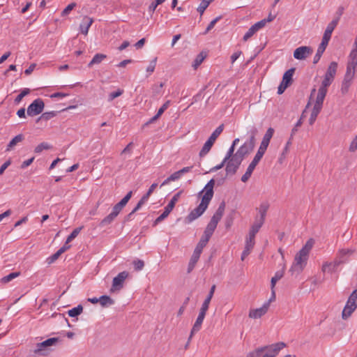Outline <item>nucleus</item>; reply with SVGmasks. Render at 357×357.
I'll list each match as a JSON object with an SVG mask.
<instances>
[{"instance_id": "61", "label": "nucleus", "mask_w": 357, "mask_h": 357, "mask_svg": "<svg viewBox=\"0 0 357 357\" xmlns=\"http://www.w3.org/2000/svg\"><path fill=\"white\" fill-rule=\"evenodd\" d=\"M221 19V16H219V17H217L216 18H215L213 20H212L209 24L208 25L206 29V31L205 33H207L210 30H211L215 24L217 23V22H218Z\"/></svg>"}, {"instance_id": "10", "label": "nucleus", "mask_w": 357, "mask_h": 357, "mask_svg": "<svg viewBox=\"0 0 357 357\" xmlns=\"http://www.w3.org/2000/svg\"><path fill=\"white\" fill-rule=\"evenodd\" d=\"M128 273L127 271H123L119 273L112 281V286L110 289V292H114L115 291H119L123 287V283L125 280L128 278Z\"/></svg>"}, {"instance_id": "42", "label": "nucleus", "mask_w": 357, "mask_h": 357, "mask_svg": "<svg viewBox=\"0 0 357 357\" xmlns=\"http://www.w3.org/2000/svg\"><path fill=\"white\" fill-rule=\"evenodd\" d=\"M333 82V80L324 75V79L321 82V85L319 87V89H323L324 91H328L327 88L332 84Z\"/></svg>"}, {"instance_id": "28", "label": "nucleus", "mask_w": 357, "mask_h": 357, "mask_svg": "<svg viewBox=\"0 0 357 357\" xmlns=\"http://www.w3.org/2000/svg\"><path fill=\"white\" fill-rule=\"evenodd\" d=\"M215 285L213 284L211 287V289L206 296V298H205L204 303H202V307H206V308H208V307H209V304L211 303V301L213 296V294H214V292H215Z\"/></svg>"}, {"instance_id": "4", "label": "nucleus", "mask_w": 357, "mask_h": 357, "mask_svg": "<svg viewBox=\"0 0 357 357\" xmlns=\"http://www.w3.org/2000/svg\"><path fill=\"white\" fill-rule=\"evenodd\" d=\"M338 24V18L333 20L327 26L324 33V36L321 40V43L318 47L317 53L315 56H314L313 59V63H317L320 60L323 53L326 50V48L328 44V42L331 38L332 33L336 26Z\"/></svg>"}, {"instance_id": "46", "label": "nucleus", "mask_w": 357, "mask_h": 357, "mask_svg": "<svg viewBox=\"0 0 357 357\" xmlns=\"http://www.w3.org/2000/svg\"><path fill=\"white\" fill-rule=\"evenodd\" d=\"M132 195V192L130 191L127 195L118 203L123 208L127 204L128 201L130 199Z\"/></svg>"}, {"instance_id": "31", "label": "nucleus", "mask_w": 357, "mask_h": 357, "mask_svg": "<svg viewBox=\"0 0 357 357\" xmlns=\"http://www.w3.org/2000/svg\"><path fill=\"white\" fill-rule=\"evenodd\" d=\"M224 125L221 124L220 125L211 135L209 138L208 139L209 141L212 142L213 143H215L216 139L219 137V135L222 133L223 131Z\"/></svg>"}, {"instance_id": "13", "label": "nucleus", "mask_w": 357, "mask_h": 357, "mask_svg": "<svg viewBox=\"0 0 357 357\" xmlns=\"http://www.w3.org/2000/svg\"><path fill=\"white\" fill-rule=\"evenodd\" d=\"M269 308V302H266L262 307L257 309L250 310L249 317L252 319H259L264 315Z\"/></svg>"}, {"instance_id": "54", "label": "nucleus", "mask_w": 357, "mask_h": 357, "mask_svg": "<svg viewBox=\"0 0 357 357\" xmlns=\"http://www.w3.org/2000/svg\"><path fill=\"white\" fill-rule=\"evenodd\" d=\"M76 3H71L66 6V8L62 11L61 15L66 16L76 6Z\"/></svg>"}, {"instance_id": "22", "label": "nucleus", "mask_w": 357, "mask_h": 357, "mask_svg": "<svg viewBox=\"0 0 357 357\" xmlns=\"http://www.w3.org/2000/svg\"><path fill=\"white\" fill-rule=\"evenodd\" d=\"M268 208H269V204L267 202H262L260 204L259 207L257 208L259 215H260L259 217H258L259 220H262V221H264V222L265 221L266 213H267V211L268 210Z\"/></svg>"}, {"instance_id": "25", "label": "nucleus", "mask_w": 357, "mask_h": 357, "mask_svg": "<svg viewBox=\"0 0 357 357\" xmlns=\"http://www.w3.org/2000/svg\"><path fill=\"white\" fill-rule=\"evenodd\" d=\"M284 269H285V264L283 265L282 270L278 271L275 273V275L271 278V289H274L276 282L283 277L284 273Z\"/></svg>"}, {"instance_id": "60", "label": "nucleus", "mask_w": 357, "mask_h": 357, "mask_svg": "<svg viewBox=\"0 0 357 357\" xmlns=\"http://www.w3.org/2000/svg\"><path fill=\"white\" fill-rule=\"evenodd\" d=\"M267 148L268 147L264 146V144L263 145L260 144V146H259V149H258V151H257V152L255 155L262 158V157H263L264 154L265 153Z\"/></svg>"}, {"instance_id": "37", "label": "nucleus", "mask_w": 357, "mask_h": 357, "mask_svg": "<svg viewBox=\"0 0 357 357\" xmlns=\"http://www.w3.org/2000/svg\"><path fill=\"white\" fill-rule=\"evenodd\" d=\"M57 112L54 111L44 112L42 115L38 119L37 121L40 120L48 121L56 115Z\"/></svg>"}, {"instance_id": "36", "label": "nucleus", "mask_w": 357, "mask_h": 357, "mask_svg": "<svg viewBox=\"0 0 357 357\" xmlns=\"http://www.w3.org/2000/svg\"><path fill=\"white\" fill-rule=\"evenodd\" d=\"M214 231L215 230L206 227L200 239L205 241L206 243H208L211 236L213 235Z\"/></svg>"}, {"instance_id": "19", "label": "nucleus", "mask_w": 357, "mask_h": 357, "mask_svg": "<svg viewBox=\"0 0 357 357\" xmlns=\"http://www.w3.org/2000/svg\"><path fill=\"white\" fill-rule=\"evenodd\" d=\"M327 91H324L323 89L318 90V93L316 98L315 103L314 105V107L322 108L323 102L324 100V98L326 96Z\"/></svg>"}, {"instance_id": "41", "label": "nucleus", "mask_w": 357, "mask_h": 357, "mask_svg": "<svg viewBox=\"0 0 357 357\" xmlns=\"http://www.w3.org/2000/svg\"><path fill=\"white\" fill-rule=\"evenodd\" d=\"M51 149V146L47 142H42L38 144L34 149V152L36 153H40L43 150H48Z\"/></svg>"}, {"instance_id": "1", "label": "nucleus", "mask_w": 357, "mask_h": 357, "mask_svg": "<svg viewBox=\"0 0 357 357\" xmlns=\"http://www.w3.org/2000/svg\"><path fill=\"white\" fill-rule=\"evenodd\" d=\"M215 185V180L211 179L204 188L199 192V195L203 194L202 202L199 205L193 209L186 217L185 220L188 222H191L200 217L208 208V206L213 197V188Z\"/></svg>"}, {"instance_id": "32", "label": "nucleus", "mask_w": 357, "mask_h": 357, "mask_svg": "<svg viewBox=\"0 0 357 357\" xmlns=\"http://www.w3.org/2000/svg\"><path fill=\"white\" fill-rule=\"evenodd\" d=\"M116 217L110 213L109 215H107L105 218H103L101 222H100V227H105L107 225H110L116 218Z\"/></svg>"}, {"instance_id": "48", "label": "nucleus", "mask_w": 357, "mask_h": 357, "mask_svg": "<svg viewBox=\"0 0 357 357\" xmlns=\"http://www.w3.org/2000/svg\"><path fill=\"white\" fill-rule=\"evenodd\" d=\"M132 264L134 265L135 270L137 271L142 270L144 266V262L141 259L134 260Z\"/></svg>"}, {"instance_id": "40", "label": "nucleus", "mask_w": 357, "mask_h": 357, "mask_svg": "<svg viewBox=\"0 0 357 357\" xmlns=\"http://www.w3.org/2000/svg\"><path fill=\"white\" fill-rule=\"evenodd\" d=\"M205 57H206V54H204L203 52H200L196 56L195 59L194 60L192 66L195 68H197L202 63V61L204 60Z\"/></svg>"}, {"instance_id": "57", "label": "nucleus", "mask_w": 357, "mask_h": 357, "mask_svg": "<svg viewBox=\"0 0 357 357\" xmlns=\"http://www.w3.org/2000/svg\"><path fill=\"white\" fill-rule=\"evenodd\" d=\"M348 300L349 303H352L357 305V289L351 293Z\"/></svg>"}, {"instance_id": "17", "label": "nucleus", "mask_w": 357, "mask_h": 357, "mask_svg": "<svg viewBox=\"0 0 357 357\" xmlns=\"http://www.w3.org/2000/svg\"><path fill=\"white\" fill-rule=\"evenodd\" d=\"M93 22V20L88 16H84L82 22L79 25V29L82 33L87 35L89 29Z\"/></svg>"}, {"instance_id": "52", "label": "nucleus", "mask_w": 357, "mask_h": 357, "mask_svg": "<svg viewBox=\"0 0 357 357\" xmlns=\"http://www.w3.org/2000/svg\"><path fill=\"white\" fill-rule=\"evenodd\" d=\"M61 255V252L58 250L56 252H55L54 255H52V256L47 259V262L49 264L54 263L59 257Z\"/></svg>"}, {"instance_id": "49", "label": "nucleus", "mask_w": 357, "mask_h": 357, "mask_svg": "<svg viewBox=\"0 0 357 357\" xmlns=\"http://www.w3.org/2000/svg\"><path fill=\"white\" fill-rule=\"evenodd\" d=\"M257 31L255 30V27L253 26H252L249 29L248 31L245 33V34L243 36V40L244 41H246L248 40L250 38H251Z\"/></svg>"}, {"instance_id": "8", "label": "nucleus", "mask_w": 357, "mask_h": 357, "mask_svg": "<svg viewBox=\"0 0 357 357\" xmlns=\"http://www.w3.org/2000/svg\"><path fill=\"white\" fill-rule=\"evenodd\" d=\"M225 209V203L221 202L216 210L215 213L212 216L210 222L208 223V227L215 230L217 227L218 222L221 220Z\"/></svg>"}, {"instance_id": "7", "label": "nucleus", "mask_w": 357, "mask_h": 357, "mask_svg": "<svg viewBox=\"0 0 357 357\" xmlns=\"http://www.w3.org/2000/svg\"><path fill=\"white\" fill-rule=\"evenodd\" d=\"M354 253V250L349 248L340 249L334 260L335 266H340L349 261V257Z\"/></svg>"}, {"instance_id": "64", "label": "nucleus", "mask_w": 357, "mask_h": 357, "mask_svg": "<svg viewBox=\"0 0 357 357\" xmlns=\"http://www.w3.org/2000/svg\"><path fill=\"white\" fill-rule=\"evenodd\" d=\"M266 22L265 20L264 19L261 21L257 22L252 26L255 27V30L258 31L260 29L263 28L266 25Z\"/></svg>"}, {"instance_id": "43", "label": "nucleus", "mask_w": 357, "mask_h": 357, "mask_svg": "<svg viewBox=\"0 0 357 357\" xmlns=\"http://www.w3.org/2000/svg\"><path fill=\"white\" fill-rule=\"evenodd\" d=\"M29 93H30V89H27V88L24 89L21 91V93L15 98V103H19L20 102H21L22 98L24 96H26V95H28Z\"/></svg>"}, {"instance_id": "63", "label": "nucleus", "mask_w": 357, "mask_h": 357, "mask_svg": "<svg viewBox=\"0 0 357 357\" xmlns=\"http://www.w3.org/2000/svg\"><path fill=\"white\" fill-rule=\"evenodd\" d=\"M169 105H170V100H167V101H166V102H165L162 105V107L158 109V112H157V113H158L159 115H160V116H161V115L164 113V112H165V111L168 108V107L169 106Z\"/></svg>"}, {"instance_id": "55", "label": "nucleus", "mask_w": 357, "mask_h": 357, "mask_svg": "<svg viewBox=\"0 0 357 357\" xmlns=\"http://www.w3.org/2000/svg\"><path fill=\"white\" fill-rule=\"evenodd\" d=\"M207 310H208V308L201 307L199 315L196 320L203 321L204 319V317L206 316V313Z\"/></svg>"}, {"instance_id": "11", "label": "nucleus", "mask_w": 357, "mask_h": 357, "mask_svg": "<svg viewBox=\"0 0 357 357\" xmlns=\"http://www.w3.org/2000/svg\"><path fill=\"white\" fill-rule=\"evenodd\" d=\"M242 160L236 157V155H233V157L229 159L227 162L226 166V172L227 174H234L237 172L239 166L242 162Z\"/></svg>"}, {"instance_id": "29", "label": "nucleus", "mask_w": 357, "mask_h": 357, "mask_svg": "<svg viewBox=\"0 0 357 357\" xmlns=\"http://www.w3.org/2000/svg\"><path fill=\"white\" fill-rule=\"evenodd\" d=\"M214 143L209 141L208 139L205 142L202 149L199 151V155L202 158L204 157L211 150Z\"/></svg>"}, {"instance_id": "18", "label": "nucleus", "mask_w": 357, "mask_h": 357, "mask_svg": "<svg viewBox=\"0 0 357 357\" xmlns=\"http://www.w3.org/2000/svg\"><path fill=\"white\" fill-rule=\"evenodd\" d=\"M337 66L338 64L337 62L332 61L327 68V70L325 73V76L331 79L332 80H334V78L337 73Z\"/></svg>"}, {"instance_id": "50", "label": "nucleus", "mask_w": 357, "mask_h": 357, "mask_svg": "<svg viewBox=\"0 0 357 357\" xmlns=\"http://www.w3.org/2000/svg\"><path fill=\"white\" fill-rule=\"evenodd\" d=\"M123 93L122 89H119L116 91L112 92L109 94L108 100L112 101L114 98L121 96Z\"/></svg>"}, {"instance_id": "5", "label": "nucleus", "mask_w": 357, "mask_h": 357, "mask_svg": "<svg viewBox=\"0 0 357 357\" xmlns=\"http://www.w3.org/2000/svg\"><path fill=\"white\" fill-rule=\"evenodd\" d=\"M252 135L249 138V140L245 142L240 148L237 150L234 155L243 160L245 157L249 155L254 149L255 146V135L257 132V129H255L252 132Z\"/></svg>"}, {"instance_id": "33", "label": "nucleus", "mask_w": 357, "mask_h": 357, "mask_svg": "<svg viewBox=\"0 0 357 357\" xmlns=\"http://www.w3.org/2000/svg\"><path fill=\"white\" fill-rule=\"evenodd\" d=\"M83 311V307L82 305H78L76 307H73L68 310V314L71 317H75L79 315Z\"/></svg>"}, {"instance_id": "26", "label": "nucleus", "mask_w": 357, "mask_h": 357, "mask_svg": "<svg viewBox=\"0 0 357 357\" xmlns=\"http://www.w3.org/2000/svg\"><path fill=\"white\" fill-rule=\"evenodd\" d=\"M106 58V54L100 53L96 54L93 57L92 60L88 63V67L91 68L93 65L100 64Z\"/></svg>"}, {"instance_id": "2", "label": "nucleus", "mask_w": 357, "mask_h": 357, "mask_svg": "<svg viewBox=\"0 0 357 357\" xmlns=\"http://www.w3.org/2000/svg\"><path fill=\"white\" fill-rule=\"evenodd\" d=\"M314 240L310 238L304 246L296 254L294 261L289 269L291 275H298L303 271L307 264L309 254L314 245Z\"/></svg>"}, {"instance_id": "14", "label": "nucleus", "mask_w": 357, "mask_h": 357, "mask_svg": "<svg viewBox=\"0 0 357 357\" xmlns=\"http://www.w3.org/2000/svg\"><path fill=\"white\" fill-rule=\"evenodd\" d=\"M59 341L58 337H51L37 344V349L35 350V353L44 354L43 351L45 347L54 345Z\"/></svg>"}, {"instance_id": "30", "label": "nucleus", "mask_w": 357, "mask_h": 357, "mask_svg": "<svg viewBox=\"0 0 357 357\" xmlns=\"http://www.w3.org/2000/svg\"><path fill=\"white\" fill-rule=\"evenodd\" d=\"M99 303L102 307H107L114 303V301L109 296L103 295L99 298Z\"/></svg>"}, {"instance_id": "24", "label": "nucleus", "mask_w": 357, "mask_h": 357, "mask_svg": "<svg viewBox=\"0 0 357 357\" xmlns=\"http://www.w3.org/2000/svg\"><path fill=\"white\" fill-rule=\"evenodd\" d=\"M339 266H335L334 265V261H332V262H328V261H326L322 265V267H321V271L324 272V273H334L335 271H337V267Z\"/></svg>"}, {"instance_id": "34", "label": "nucleus", "mask_w": 357, "mask_h": 357, "mask_svg": "<svg viewBox=\"0 0 357 357\" xmlns=\"http://www.w3.org/2000/svg\"><path fill=\"white\" fill-rule=\"evenodd\" d=\"M321 108H319V107H317L314 106L313 107V109L312 110L310 117L309 119V123L310 125H312L314 123V121H316V119H317L318 114H319V112H321Z\"/></svg>"}, {"instance_id": "21", "label": "nucleus", "mask_w": 357, "mask_h": 357, "mask_svg": "<svg viewBox=\"0 0 357 357\" xmlns=\"http://www.w3.org/2000/svg\"><path fill=\"white\" fill-rule=\"evenodd\" d=\"M294 72H295L294 68H291L289 69L288 70H287L284 73V74L283 75L282 82L288 86L291 84L292 81H293L292 77L294 74Z\"/></svg>"}, {"instance_id": "59", "label": "nucleus", "mask_w": 357, "mask_h": 357, "mask_svg": "<svg viewBox=\"0 0 357 357\" xmlns=\"http://www.w3.org/2000/svg\"><path fill=\"white\" fill-rule=\"evenodd\" d=\"M261 159V158L255 155L252 161L249 165L248 167L250 168L251 169L254 170Z\"/></svg>"}, {"instance_id": "44", "label": "nucleus", "mask_w": 357, "mask_h": 357, "mask_svg": "<svg viewBox=\"0 0 357 357\" xmlns=\"http://www.w3.org/2000/svg\"><path fill=\"white\" fill-rule=\"evenodd\" d=\"M199 259V258L192 255L188 266V273H190L193 270Z\"/></svg>"}, {"instance_id": "16", "label": "nucleus", "mask_w": 357, "mask_h": 357, "mask_svg": "<svg viewBox=\"0 0 357 357\" xmlns=\"http://www.w3.org/2000/svg\"><path fill=\"white\" fill-rule=\"evenodd\" d=\"M356 304H354L352 303H349V300H347V302L342 312V318L344 320L347 319L349 317H351V315L356 310Z\"/></svg>"}, {"instance_id": "6", "label": "nucleus", "mask_w": 357, "mask_h": 357, "mask_svg": "<svg viewBox=\"0 0 357 357\" xmlns=\"http://www.w3.org/2000/svg\"><path fill=\"white\" fill-rule=\"evenodd\" d=\"M181 193H182V191H180L173 196V197L172 198V199L170 200L169 204L165 206V210L162 212V213L160 216H158L154 221V225L162 222L164 219H165L169 215V214L171 213V211L174 208L175 204L178 202Z\"/></svg>"}, {"instance_id": "53", "label": "nucleus", "mask_w": 357, "mask_h": 357, "mask_svg": "<svg viewBox=\"0 0 357 357\" xmlns=\"http://www.w3.org/2000/svg\"><path fill=\"white\" fill-rule=\"evenodd\" d=\"M351 85V83L342 82L340 89L342 94H347L349 90Z\"/></svg>"}, {"instance_id": "20", "label": "nucleus", "mask_w": 357, "mask_h": 357, "mask_svg": "<svg viewBox=\"0 0 357 357\" xmlns=\"http://www.w3.org/2000/svg\"><path fill=\"white\" fill-rule=\"evenodd\" d=\"M264 222L262 221V220H259L258 217L255 218V221L252 226L251 227V229L250 230V236L251 237H253V236H256L257 233L259 231L261 226L264 225Z\"/></svg>"}, {"instance_id": "9", "label": "nucleus", "mask_w": 357, "mask_h": 357, "mask_svg": "<svg viewBox=\"0 0 357 357\" xmlns=\"http://www.w3.org/2000/svg\"><path fill=\"white\" fill-rule=\"evenodd\" d=\"M45 107V103L40 98H37L27 108V114L30 116L40 114Z\"/></svg>"}, {"instance_id": "45", "label": "nucleus", "mask_w": 357, "mask_h": 357, "mask_svg": "<svg viewBox=\"0 0 357 357\" xmlns=\"http://www.w3.org/2000/svg\"><path fill=\"white\" fill-rule=\"evenodd\" d=\"M209 6V2L206 1V0H202V1L200 3L199 6L197 8V11L200 13L202 15L205 10L208 8Z\"/></svg>"}, {"instance_id": "38", "label": "nucleus", "mask_w": 357, "mask_h": 357, "mask_svg": "<svg viewBox=\"0 0 357 357\" xmlns=\"http://www.w3.org/2000/svg\"><path fill=\"white\" fill-rule=\"evenodd\" d=\"M356 72L347 68L346 73L344 75L342 82L352 83V80L355 77Z\"/></svg>"}, {"instance_id": "39", "label": "nucleus", "mask_w": 357, "mask_h": 357, "mask_svg": "<svg viewBox=\"0 0 357 357\" xmlns=\"http://www.w3.org/2000/svg\"><path fill=\"white\" fill-rule=\"evenodd\" d=\"M20 275V272H13L8 274V275L1 278V282L3 283H8L14 278L18 277Z\"/></svg>"}, {"instance_id": "56", "label": "nucleus", "mask_w": 357, "mask_h": 357, "mask_svg": "<svg viewBox=\"0 0 357 357\" xmlns=\"http://www.w3.org/2000/svg\"><path fill=\"white\" fill-rule=\"evenodd\" d=\"M165 1L166 0H155V1L152 2L149 6V10L154 11L158 5L164 3Z\"/></svg>"}, {"instance_id": "47", "label": "nucleus", "mask_w": 357, "mask_h": 357, "mask_svg": "<svg viewBox=\"0 0 357 357\" xmlns=\"http://www.w3.org/2000/svg\"><path fill=\"white\" fill-rule=\"evenodd\" d=\"M82 227H77V228H75L72 232L71 234L68 236L67 238V242H70L71 241H73L74 238H75L77 235L79 234V233L80 232V231L82 230Z\"/></svg>"}, {"instance_id": "35", "label": "nucleus", "mask_w": 357, "mask_h": 357, "mask_svg": "<svg viewBox=\"0 0 357 357\" xmlns=\"http://www.w3.org/2000/svg\"><path fill=\"white\" fill-rule=\"evenodd\" d=\"M202 323H203V321H198V320L195 321V322L192 326V328L191 330L190 335L188 338V341H190V340L192 337V336L194 335V334L197 333L201 329Z\"/></svg>"}, {"instance_id": "15", "label": "nucleus", "mask_w": 357, "mask_h": 357, "mask_svg": "<svg viewBox=\"0 0 357 357\" xmlns=\"http://www.w3.org/2000/svg\"><path fill=\"white\" fill-rule=\"evenodd\" d=\"M347 68L357 73V50H351L347 64Z\"/></svg>"}, {"instance_id": "51", "label": "nucleus", "mask_w": 357, "mask_h": 357, "mask_svg": "<svg viewBox=\"0 0 357 357\" xmlns=\"http://www.w3.org/2000/svg\"><path fill=\"white\" fill-rule=\"evenodd\" d=\"M255 236H253V237H251V236H250V234H249L245 241V246L250 249H252L255 245Z\"/></svg>"}, {"instance_id": "58", "label": "nucleus", "mask_w": 357, "mask_h": 357, "mask_svg": "<svg viewBox=\"0 0 357 357\" xmlns=\"http://www.w3.org/2000/svg\"><path fill=\"white\" fill-rule=\"evenodd\" d=\"M156 61H157V58L155 57L153 60H152L151 61V63H149V66L146 68V71L148 73H149L150 74L152 73L155 70V65H156Z\"/></svg>"}, {"instance_id": "23", "label": "nucleus", "mask_w": 357, "mask_h": 357, "mask_svg": "<svg viewBox=\"0 0 357 357\" xmlns=\"http://www.w3.org/2000/svg\"><path fill=\"white\" fill-rule=\"evenodd\" d=\"M273 134H274V129L272 128H268L265 135L263 137L261 144H262V145L264 144V146L268 147L269 145L270 141H271V138L273 137Z\"/></svg>"}, {"instance_id": "27", "label": "nucleus", "mask_w": 357, "mask_h": 357, "mask_svg": "<svg viewBox=\"0 0 357 357\" xmlns=\"http://www.w3.org/2000/svg\"><path fill=\"white\" fill-rule=\"evenodd\" d=\"M24 139L22 134H19L11 139L7 146L6 151L12 150L19 142H21Z\"/></svg>"}, {"instance_id": "12", "label": "nucleus", "mask_w": 357, "mask_h": 357, "mask_svg": "<svg viewBox=\"0 0 357 357\" xmlns=\"http://www.w3.org/2000/svg\"><path fill=\"white\" fill-rule=\"evenodd\" d=\"M313 52L310 46H301L296 48L294 52V57L298 60H305Z\"/></svg>"}, {"instance_id": "62", "label": "nucleus", "mask_w": 357, "mask_h": 357, "mask_svg": "<svg viewBox=\"0 0 357 357\" xmlns=\"http://www.w3.org/2000/svg\"><path fill=\"white\" fill-rule=\"evenodd\" d=\"M122 209L123 208L121 206H119V204L117 203L112 208V211L111 213L114 214L116 217H117Z\"/></svg>"}, {"instance_id": "3", "label": "nucleus", "mask_w": 357, "mask_h": 357, "mask_svg": "<svg viewBox=\"0 0 357 357\" xmlns=\"http://www.w3.org/2000/svg\"><path fill=\"white\" fill-rule=\"evenodd\" d=\"M286 347V344L279 342L275 344L257 348L249 352L246 357H275Z\"/></svg>"}]
</instances>
